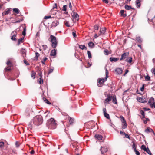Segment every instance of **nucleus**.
<instances>
[{
	"label": "nucleus",
	"mask_w": 155,
	"mask_h": 155,
	"mask_svg": "<svg viewBox=\"0 0 155 155\" xmlns=\"http://www.w3.org/2000/svg\"><path fill=\"white\" fill-rule=\"evenodd\" d=\"M46 126L49 129H54L57 126L56 121L54 118H51L47 121Z\"/></svg>",
	"instance_id": "nucleus-1"
},
{
	"label": "nucleus",
	"mask_w": 155,
	"mask_h": 155,
	"mask_svg": "<svg viewBox=\"0 0 155 155\" xmlns=\"http://www.w3.org/2000/svg\"><path fill=\"white\" fill-rule=\"evenodd\" d=\"M43 122L42 117L41 115H38L35 117L33 120V123L36 125H39Z\"/></svg>",
	"instance_id": "nucleus-2"
},
{
	"label": "nucleus",
	"mask_w": 155,
	"mask_h": 155,
	"mask_svg": "<svg viewBox=\"0 0 155 155\" xmlns=\"http://www.w3.org/2000/svg\"><path fill=\"white\" fill-rule=\"evenodd\" d=\"M50 38L52 43L51 46L52 47L54 48H55L58 44V41L54 35H51Z\"/></svg>",
	"instance_id": "nucleus-3"
},
{
	"label": "nucleus",
	"mask_w": 155,
	"mask_h": 155,
	"mask_svg": "<svg viewBox=\"0 0 155 155\" xmlns=\"http://www.w3.org/2000/svg\"><path fill=\"white\" fill-rule=\"evenodd\" d=\"M120 117L121 120L122 128L123 129L126 128L127 127V124L125 118L122 116H120Z\"/></svg>",
	"instance_id": "nucleus-4"
},
{
	"label": "nucleus",
	"mask_w": 155,
	"mask_h": 155,
	"mask_svg": "<svg viewBox=\"0 0 155 155\" xmlns=\"http://www.w3.org/2000/svg\"><path fill=\"white\" fill-rule=\"evenodd\" d=\"M7 67L4 69L5 72H8L11 70V67L12 66V64L11 61L8 60L6 63Z\"/></svg>",
	"instance_id": "nucleus-5"
},
{
	"label": "nucleus",
	"mask_w": 155,
	"mask_h": 155,
	"mask_svg": "<svg viewBox=\"0 0 155 155\" xmlns=\"http://www.w3.org/2000/svg\"><path fill=\"white\" fill-rule=\"evenodd\" d=\"M137 99L139 102L141 103H144L147 102V99L146 97H138Z\"/></svg>",
	"instance_id": "nucleus-6"
},
{
	"label": "nucleus",
	"mask_w": 155,
	"mask_h": 155,
	"mask_svg": "<svg viewBox=\"0 0 155 155\" xmlns=\"http://www.w3.org/2000/svg\"><path fill=\"white\" fill-rule=\"evenodd\" d=\"M72 15L73 19H75V20L77 21H78L79 20V16L77 13L73 11Z\"/></svg>",
	"instance_id": "nucleus-7"
},
{
	"label": "nucleus",
	"mask_w": 155,
	"mask_h": 155,
	"mask_svg": "<svg viewBox=\"0 0 155 155\" xmlns=\"http://www.w3.org/2000/svg\"><path fill=\"white\" fill-rule=\"evenodd\" d=\"M17 33L16 30L13 31L11 33L12 37L11 38V39L14 41H16L17 40V39L15 38L17 35Z\"/></svg>",
	"instance_id": "nucleus-8"
},
{
	"label": "nucleus",
	"mask_w": 155,
	"mask_h": 155,
	"mask_svg": "<svg viewBox=\"0 0 155 155\" xmlns=\"http://www.w3.org/2000/svg\"><path fill=\"white\" fill-rule=\"evenodd\" d=\"M112 96H113L112 95H111L109 94H108L107 96V98L105 100L106 103H108L112 99Z\"/></svg>",
	"instance_id": "nucleus-9"
},
{
	"label": "nucleus",
	"mask_w": 155,
	"mask_h": 155,
	"mask_svg": "<svg viewBox=\"0 0 155 155\" xmlns=\"http://www.w3.org/2000/svg\"><path fill=\"white\" fill-rule=\"evenodd\" d=\"M107 79V77H105V78H99L98 79V83L100 85L103 84Z\"/></svg>",
	"instance_id": "nucleus-10"
},
{
	"label": "nucleus",
	"mask_w": 155,
	"mask_h": 155,
	"mask_svg": "<svg viewBox=\"0 0 155 155\" xmlns=\"http://www.w3.org/2000/svg\"><path fill=\"white\" fill-rule=\"evenodd\" d=\"M129 53L128 52H126L123 54L122 55L121 57L120 58V60H122L125 59L128 55Z\"/></svg>",
	"instance_id": "nucleus-11"
},
{
	"label": "nucleus",
	"mask_w": 155,
	"mask_h": 155,
	"mask_svg": "<svg viewBox=\"0 0 155 155\" xmlns=\"http://www.w3.org/2000/svg\"><path fill=\"white\" fill-rule=\"evenodd\" d=\"M11 11V8H9L7 9L2 13V15L4 16L8 14Z\"/></svg>",
	"instance_id": "nucleus-12"
},
{
	"label": "nucleus",
	"mask_w": 155,
	"mask_h": 155,
	"mask_svg": "<svg viewBox=\"0 0 155 155\" xmlns=\"http://www.w3.org/2000/svg\"><path fill=\"white\" fill-rule=\"evenodd\" d=\"M115 71L118 74H120L122 73L123 70L121 68H117L115 69Z\"/></svg>",
	"instance_id": "nucleus-13"
},
{
	"label": "nucleus",
	"mask_w": 155,
	"mask_h": 155,
	"mask_svg": "<svg viewBox=\"0 0 155 155\" xmlns=\"http://www.w3.org/2000/svg\"><path fill=\"white\" fill-rule=\"evenodd\" d=\"M100 150L101 151V154H103L104 153H106L108 151V149L107 148L101 147Z\"/></svg>",
	"instance_id": "nucleus-14"
},
{
	"label": "nucleus",
	"mask_w": 155,
	"mask_h": 155,
	"mask_svg": "<svg viewBox=\"0 0 155 155\" xmlns=\"http://www.w3.org/2000/svg\"><path fill=\"white\" fill-rule=\"evenodd\" d=\"M145 131L147 133L149 132H152L153 134L155 135V134L153 130L149 127H147V128L145 130Z\"/></svg>",
	"instance_id": "nucleus-15"
},
{
	"label": "nucleus",
	"mask_w": 155,
	"mask_h": 155,
	"mask_svg": "<svg viewBox=\"0 0 155 155\" xmlns=\"http://www.w3.org/2000/svg\"><path fill=\"white\" fill-rule=\"evenodd\" d=\"M106 30L105 28H101L100 31V33L99 34V35H104L105 32Z\"/></svg>",
	"instance_id": "nucleus-16"
},
{
	"label": "nucleus",
	"mask_w": 155,
	"mask_h": 155,
	"mask_svg": "<svg viewBox=\"0 0 155 155\" xmlns=\"http://www.w3.org/2000/svg\"><path fill=\"white\" fill-rule=\"evenodd\" d=\"M154 98L153 97H151L149 99L148 103L150 105V106H151V105L153 104V103L154 102Z\"/></svg>",
	"instance_id": "nucleus-17"
},
{
	"label": "nucleus",
	"mask_w": 155,
	"mask_h": 155,
	"mask_svg": "<svg viewBox=\"0 0 155 155\" xmlns=\"http://www.w3.org/2000/svg\"><path fill=\"white\" fill-rule=\"evenodd\" d=\"M59 24V22L57 20H56L54 21L52 23V27H55L58 25Z\"/></svg>",
	"instance_id": "nucleus-18"
},
{
	"label": "nucleus",
	"mask_w": 155,
	"mask_h": 155,
	"mask_svg": "<svg viewBox=\"0 0 155 155\" xmlns=\"http://www.w3.org/2000/svg\"><path fill=\"white\" fill-rule=\"evenodd\" d=\"M112 102L113 103L115 104H117V100L116 98V96L115 95H114V96H112Z\"/></svg>",
	"instance_id": "nucleus-19"
},
{
	"label": "nucleus",
	"mask_w": 155,
	"mask_h": 155,
	"mask_svg": "<svg viewBox=\"0 0 155 155\" xmlns=\"http://www.w3.org/2000/svg\"><path fill=\"white\" fill-rule=\"evenodd\" d=\"M118 58H115L114 57H111L110 58V60L111 62H116L117 61L119 60Z\"/></svg>",
	"instance_id": "nucleus-20"
},
{
	"label": "nucleus",
	"mask_w": 155,
	"mask_h": 155,
	"mask_svg": "<svg viewBox=\"0 0 155 155\" xmlns=\"http://www.w3.org/2000/svg\"><path fill=\"white\" fill-rule=\"evenodd\" d=\"M56 50L55 49H53L51 50V53L50 55L51 56H55L56 55Z\"/></svg>",
	"instance_id": "nucleus-21"
},
{
	"label": "nucleus",
	"mask_w": 155,
	"mask_h": 155,
	"mask_svg": "<svg viewBox=\"0 0 155 155\" xmlns=\"http://www.w3.org/2000/svg\"><path fill=\"white\" fill-rule=\"evenodd\" d=\"M124 12L125 11L123 10H121L120 11L121 16L124 18L127 16L126 14V13H124Z\"/></svg>",
	"instance_id": "nucleus-22"
},
{
	"label": "nucleus",
	"mask_w": 155,
	"mask_h": 155,
	"mask_svg": "<svg viewBox=\"0 0 155 155\" xmlns=\"http://www.w3.org/2000/svg\"><path fill=\"white\" fill-rule=\"evenodd\" d=\"M125 8L127 10H129L131 9L134 10V8L131 7V6L128 5H125Z\"/></svg>",
	"instance_id": "nucleus-23"
},
{
	"label": "nucleus",
	"mask_w": 155,
	"mask_h": 155,
	"mask_svg": "<svg viewBox=\"0 0 155 155\" xmlns=\"http://www.w3.org/2000/svg\"><path fill=\"white\" fill-rule=\"evenodd\" d=\"M95 137L99 140H101L103 138V137L102 136L99 134L95 135Z\"/></svg>",
	"instance_id": "nucleus-24"
},
{
	"label": "nucleus",
	"mask_w": 155,
	"mask_h": 155,
	"mask_svg": "<svg viewBox=\"0 0 155 155\" xmlns=\"http://www.w3.org/2000/svg\"><path fill=\"white\" fill-rule=\"evenodd\" d=\"M140 113L142 115V117H141V119H142L145 118V113L143 110H140Z\"/></svg>",
	"instance_id": "nucleus-25"
},
{
	"label": "nucleus",
	"mask_w": 155,
	"mask_h": 155,
	"mask_svg": "<svg viewBox=\"0 0 155 155\" xmlns=\"http://www.w3.org/2000/svg\"><path fill=\"white\" fill-rule=\"evenodd\" d=\"M132 58L131 57H129L127 58L126 60V61L127 62L130 63L132 61Z\"/></svg>",
	"instance_id": "nucleus-26"
},
{
	"label": "nucleus",
	"mask_w": 155,
	"mask_h": 155,
	"mask_svg": "<svg viewBox=\"0 0 155 155\" xmlns=\"http://www.w3.org/2000/svg\"><path fill=\"white\" fill-rule=\"evenodd\" d=\"M136 40L137 42L139 43H142V41L140 37H138L136 38Z\"/></svg>",
	"instance_id": "nucleus-27"
},
{
	"label": "nucleus",
	"mask_w": 155,
	"mask_h": 155,
	"mask_svg": "<svg viewBox=\"0 0 155 155\" xmlns=\"http://www.w3.org/2000/svg\"><path fill=\"white\" fill-rule=\"evenodd\" d=\"M21 54L23 55V56L24 57L25 56V49H22L21 50Z\"/></svg>",
	"instance_id": "nucleus-28"
},
{
	"label": "nucleus",
	"mask_w": 155,
	"mask_h": 155,
	"mask_svg": "<svg viewBox=\"0 0 155 155\" xmlns=\"http://www.w3.org/2000/svg\"><path fill=\"white\" fill-rule=\"evenodd\" d=\"M88 45L90 47L92 48L94 47V44L93 42L90 41L88 43Z\"/></svg>",
	"instance_id": "nucleus-29"
},
{
	"label": "nucleus",
	"mask_w": 155,
	"mask_h": 155,
	"mask_svg": "<svg viewBox=\"0 0 155 155\" xmlns=\"http://www.w3.org/2000/svg\"><path fill=\"white\" fill-rule=\"evenodd\" d=\"M36 73L34 71H32L31 73V77L33 79H35V77Z\"/></svg>",
	"instance_id": "nucleus-30"
},
{
	"label": "nucleus",
	"mask_w": 155,
	"mask_h": 155,
	"mask_svg": "<svg viewBox=\"0 0 155 155\" xmlns=\"http://www.w3.org/2000/svg\"><path fill=\"white\" fill-rule=\"evenodd\" d=\"M79 48L80 49L83 50L85 49H87V48L84 45H79Z\"/></svg>",
	"instance_id": "nucleus-31"
},
{
	"label": "nucleus",
	"mask_w": 155,
	"mask_h": 155,
	"mask_svg": "<svg viewBox=\"0 0 155 155\" xmlns=\"http://www.w3.org/2000/svg\"><path fill=\"white\" fill-rule=\"evenodd\" d=\"M136 4L138 7V8H139L141 5V3L139 0H136Z\"/></svg>",
	"instance_id": "nucleus-32"
},
{
	"label": "nucleus",
	"mask_w": 155,
	"mask_h": 155,
	"mask_svg": "<svg viewBox=\"0 0 155 155\" xmlns=\"http://www.w3.org/2000/svg\"><path fill=\"white\" fill-rule=\"evenodd\" d=\"M38 81L40 84H42L43 83V80L42 79V78H40L38 80Z\"/></svg>",
	"instance_id": "nucleus-33"
},
{
	"label": "nucleus",
	"mask_w": 155,
	"mask_h": 155,
	"mask_svg": "<svg viewBox=\"0 0 155 155\" xmlns=\"http://www.w3.org/2000/svg\"><path fill=\"white\" fill-rule=\"evenodd\" d=\"M145 119H146L145 120H144V118L142 119L143 120V121L144 124H147V122L149 121L150 120L148 118H146Z\"/></svg>",
	"instance_id": "nucleus-34"
},
{
	"label": "nucleus",
	"mask_w": 155,
	"mask_h": 155,
	"mask_svg": "<svg viewBox=\"0 0 155 155\" xmlns=\"http://www.w3.org/2000/svg\"><path fill=\"white\" fill-rule=\"evenodd\" d=\"M43 100H44V101L46 103H47L48 104H51V103H50L49 101L45 98L43 97Z\"/></svg>",
	"instance_id": "nucleus-35"
},
{
	"label": "nucleus",
	"mask_w": 155,
	"mask_h": 155,
	"mask_svg": "<svg viewBox=\"0 0 155 155\" xmlns=\"http://www.w3.org/2000/svg\"><path fill=\"white\" fill-rule=\"evenodd\" d=\"M141 149L145 151H147V149L146 146L144 145H143L141 146Z\"/></svg>",
	"instance_id": "nucleus-36"
},
{
	"label": "nucleus",
	"mask_w": 155,
	"mask_h": 155,
	"mask_svg": "<svg viewBox=\"0 0 155 155\" xmlns=\"http://www.w3.org/2000/svg\"><path fill=\"white\" fill-rule=\"evenodd\" d=\"M69 123L70 124H72L74 123V119L71 117H69Z\"/></svg>",
	"instance_id": "nucleus-37"
},
{
	"label": "nucleus",
	"mask_w": 155,
	"mask_h": 155,
	"mask_svg": "<svg viewBox=\"0 0 155 155\" xmlns=\"http://www.w3.org/2000/svg\"><path fill=\"white\" fill-rule=\"evenodd\" d=\"M13 10L17 14H18L20 12L19 10L17 8H14L13 9Z\"/></svg>",
	"instance_id": "nucleus-38"
},
{
	"label": "nucleus",
	"mask_w": 155,
	"mask_h": 155,
	"mask_svg": "<svg viewBox=\"0 0 155 155\" xmlns=\"http://www.w3.org/2000/svg\"><path fill=\"white\" fill-rule=\"evenodd\" d=\"M132 143H133V145H132L133 149L134 150H136V145L135 143L134 142H132Z\"/></svg>",
	"instance_id": "nucleus-39"
},
{
	"label": "nucleus",
	"mask_w": 155,
	"mask_h": 155,
	"mask_svg": "<svg viewBox=\"0 0 155 155\" xmlns=\"http://www.w3.org/2000/svg\"><path fill=\"white\" fill-rule=\"evenodd\" d=\"M145 80L147 81H149L150 80V78L148 75L144 76Z\"/></svg>",
	"instance_id": "nucleus-40"
},
{
	"label": "nucleus",
	"mask_w": 155,
	"mask_h": 155,
	"mask_svg": "<svg viewBox=\"0 0 155 155\" xmlns=\"http://www.w3.org/2000/svg\"><path fill=\"white\" fill-rule=\"evenodd\" d=\"M23 38H20L18 39V45H19L20 44V43H22L23 42Z\"/></svg>",
	"instance_id": "nucleus-41"
},
{
	"label": "nucleus",
	"mask_w": 155,
	"mask_h": 155,
	"mask_svg": "<svg viewBox=\"0 0 155 155\" xmlns=\"http://www.w3.org/2000/svg\"><path fill=\"white\" fill-rule=\"evenodd\" d=\"M104 115L105 117L107 119H109L110 118V116L109 114L107 113L106 112L104 113Z\"/></svg>",
	"instance_id": "nucleus-42"
},
{
	"label": "nucleus",
	"mask_w": 155,
	"mask_h": 155,
	"mask_svg": "<svg viewBox=\"0 0 155 155\" xmlns=\"http://www.w3.org/2000/svg\"><path fill=\"white\" fill-rule=\"evenodd\" d=\"M64 23L65 24V25H66V26H67L68 27H69L70 26L69 23L68 21H64Z\"/></svg>",
	"instance_id": "nucleus-43"
},
{
	"label": "nucleus",
	"mask_w": 155,
	"mask_h": 155,
	"mask_svg": "<svg viewBox=\"0 0 155 155\" xmlns=\"http://www.w3.org/2000/svg\"><path fill=\"white\" fill-rule=\"evenodd\" d=\"M87 54L88 55V57L89 58H92L91 54L90 51H87Z\"/></svg>",
	"instance_id": "nucleus-44"
},
{
	"label": "nucleus",
	"mask_w": 155,
	"mask_h": 155,
	"mask_svg": "<svg viewBox=\"0 0 155 155\" xmlns=\"http://www.w3.org/2000/svg\"><path fill=\"white\" fill-rule=\"evenodd\" d=\"M40 78H42V73L41 70H39V72L38 73Z\"/></svg>",
	"instance_id": "nucleus-45"
},
{
	"label": "nucleus",
	"mask_w": 155,
	"mask_h": 155,
	"mask_svg": "<svg viewBox=\"0 0 155 155\" xmlns=\"http://www.w3.org/2000/svg\"><path fill=\"white\" fill-rule=\"evenodd\" d=\"M146 151L147 152V153L149 154L150 155H152V154L151 153L150 151L149 150V148L148 147L147 148V151Z\"/></svg>",
	"instance_id": "nucleus-46"
},
{
	"label": "nucleus",
	"mask_w": 155,
	"mask_h": 155,
	"mask_svg": "<svg viewBox=\"0 0 155 155\" xmlns=\"http://www.w3.org/2000/svg\"><path fill=\"white\" fill-rule=\"evenodd\" d=\"M26 28H24L23 30V31L22 33L23 35L24 36H25L26 35Z\"/></svg>",
	"instance_id": "nucleus-47"
},
{
	"label": "nucleus",
	"mask_w": 155,
	"mask_h": 155,
	"mask_svg": "<svg viewBox=\"0 0 155 155\" xmlns=\"http://www.w3.org/2000/svg\"><path fill=\"white\" fill-rule=\"evenodd\" d=\"M4 145V143L3 142H0V147L1 148H2L3 147Z\"/></svg>",
	"instance_id": "nucleus-48"
},
{
	"label": "nucleus",
	"mask_w": 155,
	"mask_h": 155,
	"mask_svg": "<svg viewBox=\"0 0 155 155\" xmlns=\"http://www.w3.org/2000/svg\"><path fill=\"white\" fill-rule=\"evenodd\" d=\"M104 53L105 55H108L109 54V52L108 50H105L104 51Z\"/></svg>",
	"instance_id": "nucleus-49"
},
{
	"label": "nucleus",
	"mask_w": 155,
	"mask_h": 155,
	"mask_svg": "<svg viewBox=\"0 0 155 155\" xmlns=\"http://www.w3.org/2000/svg\"><path fill=\"white\" fill-rule=\"evenodd\" d=\"M35 54H36V56L35 57V58L36 59L38 60V58L39 56V54L38 52H36L35 53Z\"/></svg>",
	"instance_id": "nucleus-50"
},
{
	"label": "nucleus",
	"mask_w": 155,
	"mask_h": 155,
	"mask_svg": "<svg viewBox=\"0 0 155 155\" xmlns=\"http://www.w3.org/2000/svg\"><path fill=\"white\" fill-rule=\"evenodd\" d=\"M99 26L97 25H95L94 27V29L95 30H98L99 28Z\"/></svg>",
	"instance_id": "nucleus-51"
},
{
	"label": "nucleus",
	"mask_w": 155,
	"mask_h": 155,
	"mask_svg": "<svg viewBox=\"0 0 155 155\" xmlns=\"http://www.w3.org/2000/svg\"><path fill=\"white\" fill-rule=\"evenodd\" d=\"M124 135L126 138L129 139L130 140V137L129 135L125 133Z\"/></svg>",
	"instance_id": "nucleus-52"
},
{
	"label": "nucleus",
	"mask_w": 155,
	"mask_h": 155,
	"mask_svg": "<svg viewBox=\"0 0 155 155\" xmlns=\"http://www.w3.org/2000/svg\"><path fill=\"white\" fill-rule=\"evenodd\" d=\"M67 7V5H64L63 7L62 10L64 11H66V7Z\"/></svg>",
	"instance_id": "nucleus-53"
},
{
	"label": "nucleus",
	"mask_w": 155,
	"mask_h": 155,
	"mask_svg": "<svg viewBox=\"0 0 155 155\" xmlns=\"http://www.w3.org/2000/svg\"><path fill=\"white\" fill-rule=\"evenodd\" d=\"M105 74L106 75V76L105 77H107V78L108 77V74H109V72H108V70L107 69H106V70Z\"/></svg>",
	"instance_id": "nucleus-54"
},
{
	"label": "nucleus",
	"mask_w": 155,
	"mask_h": 155,
	"mask_svg": "<svg viewBox=\"0 0 155 155\" xmlns=\"http://www.w3.org/2000/svg\"><path fill=\"white\" fill-rule=\"evenodd\" d=\"M47 59L46 58H44L43 60L41 62L42 64H45L46 61Z\"/></svg>",
	"instance_id": "nucleus-55"
},
{
	"label": "nucleus",
	"mask_w": 155,
	"mask_h": 155,
	"mask_svg": "<svg viewBox=\"0 0 155 155\" xmlns=\"http://www.w3.org/2000/svg\"><path fill=\"white\" fill-rule=\"evenodd\" d=\"M2 153H0V155H6L7 153L4 151H2Z\"/></svg>",
	"instance_id": "nucleus-56"
},
{
	"label": "nucleus",
	"mask_w": 155,
	"mask_h": 155,
	"mask_svg": "<svg viewBox=\"0 0 155 155\" xmlns=\"http://www.w3.org/2000/svg\"><path fill=\"white\" fill-rule=\"evenodd\" d=\"M134 151L135 152V154L137 155H140V152L138 151H137V150H134Z\"/></svg>",
	"instance_id": "nucleus-57"
},
{
	"label": "nucleus",
	"mask_w": 155,
	"mask_h": 155,
	"mask_svg": "<svg viewBox=\"0 0 155 155\" xmlns=\"http://www.w3.org/2000/svg\"><path fill=\"white\" fill-rule=\"evenodd\" d=\"M51 18V16L50 15L49 16H45L44 17V18L45 19Z\"/></svg>",
	"instance_id": "nucleus-58"
},
{
	"label": "nucleus",
	"mask_w": 155,
	"mask_h": 155,
	"mask_svg": "<svg viewBox=\"0 0 155 155\" xmlns=\"http://www.w3.org/2000/svg\"><path fill=\"white\" fill-rule=\"evenodd\" d=\"M144 85H145V84H143V86H142V87L140 88V90L141 91H144Z\"/></svg>",
	"instance_id": "nucleus-59"
},
{
	"label": "nucleus",
	"mask_w": 155,
	"mask_h": 155,
	"mask_svg": "<svg viewBox=\"0 0 155 155\" xmlns=\"http://www.w3.org/2000/svg\"><path fill=\"white\" fill-rule=\"evenodd\" d=\"M57 7V5L56 3H55L54 4V6H53L52 9L51 10H53V9H54L55 8H56Z\"/></svg>",
	"instance_id": "nucleus-60"
},
{
	"label": "nucleus",
	"mask_w": 155,
	"mask_h": 155,
	"mask_svg": "<svg viewBox=\"0 0 155 155\" xmlns=\"http://www.w3.org/2000/svg\"><path fill=\"white\" fill-rule=\"evenodd\" d=\"M53 69H50L49 70L48 73L49 74L53 72Z\"/></svg>",
	"instance_id": "nucleus-61"
},
{
	"label": "nucleus",
	"mask_w": 155,
	"mask_h": 155,
	"mask_svg": "<svg viewBox=\"0 0 155 155\" xmlns=\"http://www.w3.org/2000/svg\"><path fill=\"white\" fill-rule=\"evenodd\" d=\"M151 108H153L154 107L155 108V102L153 103V104L151 105Z\"/></svg>",
	"instance_id": "nucleus-62"
},
{
	"label": "nucleus",
	"mask_w": 155,
	"mask_h": 155,
	"mask_svg": "<svg viewBox=\"0 0 155 155\" xmlns=\"http://www.w3.org/2000/svg\"><path fill=\"white\" fill-rule=\"evenodd\" d=\"M103 112L104 113H105L106 112V108H103Z\"/></svg>",
	"instance_id": "nucleus-63"
},
{
	"label": "nucleus",
	"mask_w": 155,
	"mask_h": 155,
	"mask_svg": "<svg viewBox=\"0 0 155 155\" xmlns=\"http://www.w3.org/2000/svg\"><path fill=\"white\" fill-rule=\"evenodd\" d=\"M72 35H73V36L75 38L76 37V33L74 32H72Z\"/></svg>",
	"instance_id": "nucleus-64"
}]
</instances>
